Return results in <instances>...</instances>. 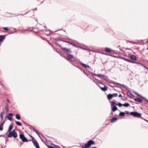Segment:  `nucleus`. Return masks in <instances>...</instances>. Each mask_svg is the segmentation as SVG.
Returning <instances> with one entry per match:
<instances>
[{
	"label": "nucleus",
	"mask_w": 148,
	"mask_h": 148,
	"mask_svg": "<svg viewBox=\"0 0 148 148\" xmlns=\"http://www.w3.org/2000/svg\"><path fill=\"white\" fill-rule=\"evenodd\" d=\"M116 101L114 100V101H112L111 102V110L112 112H115L118 110L117 107L116 106L117 104L115 103Z\"/></svg>",
	"instance_id": "1"
},
{
	"label": "nucleus",
	"mask_w": 148,
	"mask_h": 148,
	"mask_svg": "<svg viewBox=\"0 0 148 148\" xmlns=\"http://www.w3.org/2000/svg\"><path fill=\"white\" fill-rule=\"evenodd\" d=\"M6 135H7V137L8 138H11L13 137L14 139L17 137L18 135H16L15 134L12 133L11 131L7 132L5 134Z\"/></svg>",
	"instance_id": "2"
},
{
	"label": "nucleus",
	"mask_w": 148,
	"mask_h": 148,
	"mask_svg": "<svg viewBox=\"0 0 148 148\" xmlns=\"http://www.w3.org/2000/svg\"><path fill=\"white\" fill-rule=\"evenodd\" d=\"M130 114L132 116L134 117H136L139 118L143 119L141 117V114L140 113H138L137 112H130Z\"/></svg>",
	"instance_id": "3"
},
{
	"label": "nucleus",
	"mask_w": 148,
	"mask_h": 148,
	"mask_svg": "<svg viewBox=\"0 0 148 148\" xmlns=\"http://www.w3.org/2000/svg\"><path fill=\"white\" fill-rule=\"evenodd\" d=\"M19 138L23 142H28V140L27 138L25 136L23 133L19 134Z\"/></svg>",
	"instance_id": "4"
},
{
	"label": "nucleus",
	"mask_w": 148,
	"mask_h": 148,
	"mask_svg": "<svg viewBox=\"0 0 148 148\" xmlns=\"http://www.w3.org/2000/svg\"><path fill=\"white\" fill-rule=\"evenodd\" d=\"M110 83L114 84H117L121 86H122L124 88H125L127 90H129L130 89V88L128 86H126L124 84H121L119 83L112 81H110Z\"/></svg>",
	"instance_id": "5"
},
{
	"label": "nucleus",
	"mask_w": 148,
	"mask_h": 148,
	"mask_svg": "<svg viewBox=\"0 0 148 148\" xmlns=\"http://www.w3.org/2000/svg\"><path fill=\"white\" fill-rule=\"evenodd\" d=\"M58 40L61 41H62L63 42H64L67 43L71 45L72 46H73L75 47H76V48H77V47H78L77 45H76L74 44L73 43L71 42H69L68 41H67L66 40H62V39H59Z\"/></svg>",
	"instance_id": "6"
},
{
	"label": "nucleus",
	"mask_w": 148,
	"mask_h": 148,
	"mask_svg": "<svg viewBox=\"0 0 148 148\" xmlns=\"http://www.w3.org/2000/svg\"><path fill=\"white\" fill-rule=\"evenodd\" d=\"M104 50L106 52L109 53H112V54L114 53V51L110 48L106 47L104 49Z\"/></svg>",
	"instance_id": "7"
},
{
	"label": "nucleus",
	"mask_w": 148,
	"mask_h": 148,
	"mask_svg": "<svg viewBox=\"0 0 148 148\" xmlns=\"http://www.w3.org/2000/svg\"><path fill=\"white\" fill-rule=\"evenodd\" d=\"M13 116V114L12 113H10L6 116L5 118H7L9 121H12Z\"/></svg>",
	"instance_id": "8"
},
{
	"label": "nucleus",
	"mask_w": 148,
	"mask_h": 148,
	"mask_svg": "<svg viewBox=\"0 0 148 148\" xmlns=\"http://www.w3.org/2000/svg\"><path fill=\"white\" fill-rule=\"evenodd\" d=\"M32 142L34 146L36 148H40L38 142L35 139H34V140H32Z\"/></svg>",
	"instance_id": "9"
},
{
	"label": "nucleus",
	"mask_w": 148,
	"mask_h": 148,
	"mask_svg": "<svg viewBox=\"0 0 148 148\" xmlns=\"http://www.w3.org/2000/svg\"><path fill=\"white\" fill-rule=\"evenodd\" d=\"M62 50H63L65 52L68 53H72V51L70 49H68L66 47H64L62 49Z\"/></svg>",
	"instance_id": "10"
},
{
	"label": "nucleus",
	"mask_w": 148,
	"mask_h": 148,
	"mask_svg": "<svg viewBox=\"0 0 148 148\" xmlns=\"http://www.w3.org/2000/svg\"><path fill=\"white\" fill-rule=\"evenodd\" d=\"M80 65L82 66L84 68L86 69L88 68H89L90 69H91V68L90 67V66L89 65L85 64L82 62H80Z\"/></svg>",
	"instance_id": "11"
},
{
	"label": "nucleus",
	"mask_w": 148,
	"mask_h": 148,
	"mask_svg": "<svg viewBox=\"0 0 148 148\" xmlns=\"http://www.w3.org/2000/svg\"><path fill=\"white\" fill-rule=\"evenodd\" d=\"M6 35H0V43L3 42L5 38Z\"/></svg>",
	"instance_id": "12"
},
{
	"label": "nucleus",
	"mask_w": 148,
	"mask_h": 148,
	"mask_svg": "<svg viewBox=\"0 0 148 148\" xmlns=\"http://www.w3.org/2000/svg\"><path fill=\"white\" fill-rule=\"evenodd\" d=\"M66 54H67V58H67V59H66V60H68V59L71 60L73 58V57L71 54L69 53H67Z\"/></svg>",
	"instance_id": "13"
},
{
	"label": "nucleus",
	"mask_w": 148,
	"mask_h": 148,
	"mask_svg": "<svg viewBox=\"0 0 148 148\" xmlns=\"http://www.w3.org/2000/svg\"><path fill=\"white\" fill-rule=\"evenodd\" d=\"M104 87H101L100 85H99V87L100 89L103 91H105L108 90V87L106 85H104Z\"/></svg>",
	"instance_id": "14"
},
{
	"label": "nucleus",
	"mask_w": 148,
	"mask_h": 148,
	"mask_svg": "<svg viewBox=\"0 0 148 148\" xmlns=\"http://www.w3.org/2000/svg\"><path fill=\"white\" fill-rule=\"evenodd\" d=\"M127 95L129 96L131 98L133 99L134 98V96L130 92V91L128 90L127 92Z\"/></svg>",
	"instance_id": "15"
},
{
	"label": "nucleus",
	"mask_w": 148,
	"mask_h": 148,
	"mask_svg": "<svg viewBox=\"0 0 148 148\" xmlns=\"http://www.w3.org/2000/svg\"><path fill=\"white\" fill-rule=\"evenodd\" d=\"M87 142L88 143L90 147L92 145H95V142L92 140H88L87 141Z\"/></svg>",
	"instance_id": "16"
},
{
	"label": "nucleus",
	"mask_w": 148,
	"mask_h": 148,
	"mask_svg": "<svg viewBox=\"0 0 148 148\" xmlns=\"http://www.w3.org/2000/svg\"><path fill=\"white\" fill-rule=\"evenodd\" d=\"M134 100L136 102L140 103H142L143 100L141 98L138 97H136L134 99Z\"/></svg>",
	"instance_id": "17"
},
{
	"label": "nucleus",
	"mask_w": 148,
	"mask_h": 148,
	"mask_svg": "<svg viewBox=\"0 0 148 148\" xmlns=\"http://www.w3.org/2000/svg\"><path fill=\"white\" fill-rule=\"evenodd\" d=\"M90 147L88 142L85 143L84 145H82L81 147L82 148H90Z\"/></svg>",
	"instance_id": "18"
},
{
	"label": "nucleus",
	"mask_w": 148,
	"mask_h": 148,
	"mask_svg": "<svg viewBox=\"0 0 148 148\" xmlns=\"http://www.w3.org/2000/svg\"><path fill=\"white\" fill-rule=\"evenodd\" d=\"M98 75L99 76V77L101 79H102L103 77L108 78V77L107 76L101 74H98Z\"/></svg>",
	"instance_id": "19"
},
{
	"label": "nucleus",
	"mask_w": 148,
	"mask_h": 148,
	"mask_svg": "<svg viewBox=\"0 0 148 148\" xmlns=\"http://www.w3.org/2000/svg\"><path fill=\"white\" fill-rule=\"evenodd\" d=\"M131 59L134 61H135L136 60L137 58L136 56L134 55H132L130 56Z\"/></svg>",
	"instance_id": "20"
},
{
	"label": "nucleus",
	"mask_w": 148,
	"mask_h": 148,
	"mask_svg": "<svg viewBox=\"0 0 148 148\" xmlns=\"http://www.w3.org/2000/svg\"><path fill=\"white\" fill-rule=\"evenodd\" d=\"M117 119V118L114 117L111 119L110 121V122L111 123H114L116 121Z\"/></svg>",
	"instance_id": "21"
},
{
	"label": "nucleus",
	"mask_w": 148,
	"mask_h": 148,
	"mask_svg": "<svg viewBox=\"0 0 148 148\" xmlns=\"http://www.w3.org/2000/svg\"><path fill=\"white\" fill-rule=\"evenodd\" d=\"M13 128V125L12 124H11L8 128V131L7 132H9L11 131L12 130V128Z\"/></svg>",
	"instance_id": "22"
},
{
	"label": "nucleus",
	"mask_w": 148,
	"mask_h": 148,
	"mask_svg": "<svg viewBox=\"0 0 148 148\" xmlns=\"http://www.w3.org/2000/svg\"><path fill=\"white\" fill-rule=\"evenodd\" d=\"M15 117L17 120H20L21 119L20 115L19 114H16Z\"/></svg>",
	"instance_id": "23"
},
{
	"label": "nucleus",
	"mask_w": 148,
	"mask_h": 148,
	"mask_svg": "<svg viewBox=\"0 0 148 148\" xmlns=\"http://www.w3.org/2000/svg\"><path fill=\"white\" fill-rule=\"evenodd\" d=\"M107 97L108 99L109 100H110V99H111L113 97H112V94H108L107 95Z\"/></svg>",
	"instance_id": "24"
},
{
	"label": "nucleus",
	"mask_w": 148,
	"mask_h": 148,
	"mask_svg": "<svg viewBox=\"0 0 148 148\" xmlns=\"http://www.w3.org/2000/svg\"><path fill=\"white\" fill-rule=\"evenodd\" d=\"M119 58L120 59H122L123 60H125L127 61L128 62H129L130 59H127L125 58L122 57H119Z\"/></svg>",
	"instance_id": "25"
},
{
	"label": "nucleus",
	"mask_w": 148,
	"mask_h": 148,
	"mask_svg": "<svg viewBox=\"0 0 148 148\" xmlns=\"http://www.w3.org/2000/svg\"><path fill=\"white\" fill-rule=\"evenodd\" d=\"M119 115V116H125V113L123 112H120Z\"/></svg>",
	"instance_id": "26"
},
{
	"label": "nucleus",
	"mask_w": 148,
	"mask_h": 148,
	"mask_svg": "<svg viewBox=\"0 0 148 148\" xmlns=\"http://www.w3.org/2000/svg\"><path fill=\"white\" fill-rule=\"evenodd\" d=\"M15 122L16 124L18 126H21L22 125L21 123L19 121H16Z\"/></svg>",
	"instance_id": "27"
},
{
	"label": "nucleus",
	"mask_w": 148,
	"mask_h": 148,
	"mask_svg": "<svg viewBox=\"0 0 148 148\" xmlns=\"http://www.w3.org/2000/svg\"><path fill=\"white\" fill-rule=\"evenodd\" d=\"M33 131L35 132L38 135H39L40 134V133L38 131H37L36 130L34 129V128H33Z\"/></svg>",
	"instance_id": "28"
},
{
	"label": "nucleus",
	"mask_w": 148,
	"mask_h": 148,
	"mask_svg": "<svg viewBox=\"0 0 148 148\" xmlns=\"http://www.w3.org/2000/svg\"><path fill=\"white\" fill-rule=\"evenodd\" d=\"M130 106V105L128 103H125L124 104H123V106L125 107H128V106Z\"/></svg>",
	"instance_id": "29"
},
{
	"label": "nucleus",
	"mask_w": 148,
	"mask_h": 148,
	"mask_svg": "<svg viewBox=\"0 0 148 148\" xmlns=\"http://www.w3.org/2000/svg\"><path fill=\"white\" fill-rule=\"evenodd\" d=\"M4 112H2L0 114V116L1 118V120H3V115H4Z\"/></svg>",
	"instance_id": "30"
},
{
	"label": "nucleus",
	"mask_w": 148,
	"mask_h": 148,
	"mask_svg": "<svg viewBox=\"0 0 148 148\" xmlns=\"http://www.w3.org/2000/svg\"><path fill=\"white\" fill-rule=\"evenodd\" d=\"M117 105H118L119 107L123 106V104H122L120 102H118V103Z\"/></svg>",
	"instance_id": "31"
},
{
	"label": "nucleus",
	"mask_w": 148,
	"mask_h": 148,
	"mask_svg": "<svg viewBox=\"0 0 148 148\" xmlns=\"http://www.w3.org/2000/svg\"><path fill=\"white\" fill-rule=\"evenodd\" d=\"M136 95H137V96L138 97H139L141 98H144V97H143L141 95L138 94L137 92H134Z\"/></svg>",
	"instance_id": "32"
},
{
	"label": "nucleus",
	"mask_w": 148,
	"mask_h": 148,
	"mask_svg": "<svg viewBox=\"0 0 148 148\" xmlns=\"http://www.w3.org/2000/svg\"><path fill=\"white\" fill-rule=\"evenodd\" d=\"M112 97H116L117 96L118 94L117 93H114L112 94Z\"/></svg>",
	"instance_id": "33"
},
{
	"label": "nucleus",
	"mask_w": 148,
	"mask_h": 148,
	"mask_svg": "<svg viewBox=\"0 0 148 148\" xmlns=\"http://www.w3.org/2000/svg\"><path fill=\"white\" fill-rule=\"evenodd\" d=\"M45 144L47 145V147H48V148H55V147H54L52 146L49 145L45 143Z\"/></svg>",
	"instance_id": "34"
},
{
	"label": "nucleus",
	"mask_w": 148,
	"mask_h": 148,
	"mask_svg": "<svg viewBox=\"0 0 148 148\" xmlns=\"http://www.w3.org/2000/svg\"><path fill=\"white\" fill-rule=\"evenodd\" d=\"M61 56L65 58L66 59H67V58L65 57L63 54H62V53H60V52H59V53H58Z\"/></svg>",
	"instance_id": "35"
},
{
	"label": "nucleus",
	"mask_w": 148,
	"mask_h": 148,
	"mask_svg": "<svg viewBox=\"0 0 148 148\" xmlns=\"http://www.w3.org/2000/svg\"><path fill=\"white\" fill-rule=\"evenodd\" d=\"M91 73L92 74V76H97L98 77H99V76L98 75V74H96L95 73Z\"/></svg>",
	"instance_id": "36"
},
{
	"label": "nucleus",
	"mask_w": 148,
	"mask_h": 148,
	"mask_svg": "<svg viewBox=\"0 0 148 148\" xmlns=\"http://www.w3.org/2000/svg\"><path fill=\"white\" fill-rule=\"evenodd\" d=\"M132 63H136V64H137V65H142V64L141 63H140L139 62H134V61H133V62H132Z\"/></svg>",
	"instance_id": "37"
},
{
	"label": "nucleus",
	"mask_w": 148,
	"mask_h": 148,
	"mask_svg": "<svg viewBox=\"0 0 148 148\" xmlns=\"http://www.w3.org/2000/svg\"><path fill=\"white\" fill-rule=\"evenodd\" d=\"M78 47H77V48H79L80 49H83V50H87V49H86V48H83V47H81V46H78Z\"/></svg>",
	"instance_id": "38"
},
{
	"label": "nucleus",
	"mask_w": 148,
	"mask_h": 148,
	"mask_svg": "<svg viewBox=\"0 0 148 148\" xmlns=\"http://www.w3.org/2000/svg\"><path fill=\"white\" fill-rule=\"evenodd\" d=\"M2 29L6 31H7L10 29H8L7 27H3L2 28Z\"/></svg>",
	"instance_id": "39"
},
{
	"label": "nucleus",
	"mask_w": 148,
	"mask_h": 148,
	"mask_svg": "<svg viewBox=\"0 0 148 148\" xmlns=\"http://www.w3.org/2000/svg\"><path fill=\"white\" fill-rule=\"evenodd\" d=\"M91 80H92L93 82H95V80H98L97 79L94 77H92V78Z\"/></svg>",
	"instance_id": "40"
},
{
	"label": "nucleus",
	"mask_w": 148,
	"mask_h": 148,
	"mask_svg": "<svg viewBox=\"0 0 148 148\" xmlns=\"http://www.w3.org/2000/svg\"><path fill=\"white\" fill-rule=\"evenodd\" d=\"M102 79H103V80H106L108 82H110V81H111V80H110L109 79H107V78H106V77H103Z\"/></svg>",
	"instance_id": "41"
},
{
	"label": "nucleus",
	"mask_w": 148,
	"mask_h": 148,
	"mask_svg": "<svg viewBox=\"0 0 148 148\" xmlns=\"http://www.w3.org/2000/svg\"><path fill=\"white\" fill-rule=\"evenodd\" d=\"M5 109L7 112L9 111V107H8V104H7L6 105V106L5 107Z\"/></svg>",
	"instance_id": "42"
},
{
	"label": "nucleus",
	"mask_w": 148,
	"mask_h": 148,
	"mask_svg": "<svg viewBox=\"0 0 148 148\" xmlns=\"http://www.w3.org/2000/svg\"><path fill=\"white\" fill-rule=\"evenodd\" d=\"M71 64H72L73 65H74V63L73 62V61L72 60H68Z\"/></svg>",
	"instance_id": "43"
},
{
	"label": "nucleus",
	"mask_w": 148,
	"mask_h": 148,
	"mask_svg": "<svg viewBox=\"0 0 148 148\" xmlns=\"http://www.w3.org/2000/svg\"><path fill=\"white\" fill-rule=\"evenodd\" d=\"M11 132L12 133H13L15 134H16V135H18L16 132L15 131V129H14L13 130H12V131H11Z\"/></svg>",
	"instance_id": "44"
},
{
	"label": "nucleus",
	"mask_w": 148,
	"mask_h": 148,
	"mask_svg": "<svg viewBox=\"0 0 148 148\" xmlns=\"http://www.w3.org/2000/svg\"><path fill=\"white\" fill-rule=\"evenodd\" d=\"M3 129V126L2 125H0V131H2Z\"/></svg>",
	"instance_id": "45"
},
{
	"label": "nucleus",
	"mask_w": 148,
	"mask_h": 148,
	"mask_svg": "<svg viewBox=\"0 0 148 148\" xmlns=\"http://www.w3.org/2000/svg\"><path fill=\"white\" fill-rule=\"evenodd\" d=\"M98 81L95 80V82H95L96 84H97L98 86H99V85H100L99 84H98Z\"/></svg>",
	"instance_id": "46"
},
{
	"label": "nucleus",
	"mask_w": 148,
	"mask_h": 148,
	"mask_svg": "<svg viewBox=\"0 0 148 148\" xmlns=\"http://www.w3.org/2000/svg\"><path fill=\"white\" fill-rule=\"evenodd\" d=\"M53 48V50H54V51H56V52H57V53H59V52L58 51L56 48H53V47H52Z\"/></svg>",
	"instance_id": "47"
},
{
	"label": "nucleus",
	"mask_w": 148,
	"mask_h": 148,
	"mask_svg": "<svg viewBox=\"0 0 148 148\" xmlns=\"http://www.w3.org/2000/svg\"><path fill=\"white\" fill-rule=\"evenodd\" d=\"M125 114H130V113L129 112H128L127 111H125Z\"/></svg>",
	"instance_id": "48"
},
{
	"label": "nucleus",
	"mask_w": 148,
	"mask_h": 148,
	"mask_svg": "<svg viewBox=\"0 0 148 148\" xmlns=\"http://www.w3.org/2000/svg\"><path fill=\"white\" fill-rule=\"evenodd\" d=\"M45 31V32H47V29H45V30L42 29H39L38 31Z\"/></svg>",
	"instance_id": "49"
},
{
	"label": "nucleus",
	"mask_w": 148,
	"mask_h": 148,
	"mask_svg": "<svg viewBox=\"0 0 148 148\" xmlns=\"http://www.w3.org/2000/svg\"><path fill=\"white\" fill-rule=\"evenodd\" d=\"M140 66H143L144 67V68H145V69H147V70L148 71V68H147V67H146V66H144V65H143V64H142V65H140Z\"/></svg>",
	"instance_id": "50"
},
{
	"label": "nucleus",
	"mask_w": 148,
	"mask_h": 148,
	"mask_svg": "<svg viewBox=\"0 0 148 148\" xmlns=\"http://www.w3.org/2000/svg\"><path fill=\"white\" fill-rule=\"evenodd\" d=\"M29 136L32 138V140H34V137L33 136H31V135H30V134H29Z\"/></svg>",
	"instance_id": "51"
},
{
	"label": "nucleus",
	"mask_w": 148,
	"mask_h": 148,
	"mask_svg": "<svg viewBox=\"0 0 148 148\" xmlns=\"http://www.w3.org/2000/svg\"><path fill=\"white\" fill-rule=\"evenodd\" d=\"M58 47H60V48L61 49H62V48H64V47H61V46L60 45H59V44H58Z\"/></svg>",
	"instance_id": "52"
},
{
	"label": "nucleus",
	"mask_w": 148,
	"mask_h": 148,
	"mask_svg": "<svg viewBox=\"0 0 148 148\" xmlns=\"http://www.w3.org/2000/svg\"><path fill=\"white\" fill-rule=\"evenodd\" d=\"M142 98L143 99H144L147 102V103L148 102V100L145 97H144V98Z\"/></svg>",
	"instance_id": "53"
},
{
	"label": "nucleus",
	"mask_w": 148,
	"mask_h": 148,
	"mask_svg": "<svg viewBox=\"0 0 148 148\" xmlns=\"http://www.w3.org/2000/svg\"><path fill=\"white\" fill-rule=\"evenodd\" d=\"M101 53L103 54H104L106 56L108 55V54L107 53Z\"/></svg>",
	"instance_id": "54"
},
{
	"label": "nucleus",
	"mask_w": 148,
	"mask_h": 148,
	"mask_svg": "<svg viewBox=\"0 0 148 148\" xmlns=\"http://www.w3.org/2000/svg\"><path fill=\"white\" fill-rule=\"evenodd\" d=\"M73 66H74L76 67H77V68H78L79 69H80L81 70H82V69H81L80 68H79V67L77 66H76V65H75V64H74V65H73Z\"/></svg>",
	"instance_id": "55"
},
{
	"label": "nucleus",
	"mask_w": 148,
	"mask_h": 148,
	"mask_svg": "<svg viewBox=\"0 0 148 148\" xmlns=\"http://www.w3.org/2000/svg\"><path fill=\"white\" fill-rule=\"evenodd\" d=\"M55 146L56 147H55V148H61L59 146L56 145H55Z\"/></svg>",
	"instance_id": "56"
},
{
	"label": "nucleus",
	"mask_w": 148,
	"mask_h": 148,
	"mask_svg": "<svg viewBox=\"0 0 148 148\" xmlns=\"http://www.w3.org/2000/svg\"><path fill=\"white\" fill-rule=\"evenodd\" d=\"M5 121H4L1 123V125H3H3H4V123H5Z\"/></svg>",
	"instance_id": "57"
},
{
	"label": "nucleus",
	"mask_w": 148,
	"mask_h": 148,
	"mask_svg": "<svg viewBox=\"0 0 148 148\" xmlns=\"http://www.w3.org/2000/svg\"><path fill=\"white\" fill-rule=\"evenodd\" d=\"M82 71H83V72L84 73V74L85 75H86V74H87V73L85 72V70H82Z\"/></svg>",
	"instance_id": "58"
},
{
	"label": "nucleus",
	"mask_w": 148,
	"mask_h": 148,
	"mask_svg": "<svg viewBox=\"0 0 148 148\" xmlns=\"http://www.w3.org/2000/svg\"><path fill=\"white\" fill-rule=\"evenodd\" d=\"M119 97H123V96L121 94H120L119 95Z\"/></svg>",
	"instance_id": "59"
},
{
	"label": "nucleus",
	"mask_w": 148,
	"mask_h": 148,
	"mask_svg": "<svg viewBox=\"0 0 148 148\" xmlns=\"http://www.w3.org/2000/svg\"><path fill=\"white\" fill-rule=\"evenodd\" d=\"M48 42L49 44V45L51 46V47H53L52 45H51V44L49 42V41Z\"/></svg>",
	"instance_id": "60"
},
{
	"label": "nucleus",
	"mask_w": 148,
	"mask_h": 148,
	"mask_svg": "<svg viewBox=\"0 0 148 148\" xmlns=\"http://www.w3.org/2000/svg\"><path fill=\"white\" fill-rule=\"evenodd\" d=\"M129 62L132 63V62H133V61L132 60H130Z\"/></svg>",
	"instance_id": "61"
},
{
	"label": "nucleus",
	"mask_w": 148,
	"mask_h": 148,
	"mask_svg": "<svg viewBox=\"0 0 148 148\" xmlns=\"http://www.w3.org/2000/svg\"><path fill=\"white\" fill-rule=\"evenodd\" d=\"M127 99V97H126V98H125V99H123V98H121V99H122V100H123V101H125V100L126 99Z\"/></svg>",
	"instance_id": "62"
},
{
	"label": "nucleus",
	"mask_w": 148,
	"mask_h": 148,
	"mask_svg": "<svg viewBox=\"0 0 148 148\" xmlns=\"http://www.w3.org/2000/svg\"><path fill=\"white\" fill-rule=\"evenodd\" d=\"M0 85H1V86L3 87H4V85H3V84H1H1H0Z\"/></svg>",
	"instance_id": "63"
},
{
	"label": "nucleus",
	"mask_w": 148,
	"mask_h": 148,
	"mask_svg": "<svg viewBox=\"0 0 148 148\" xmlns=\"http://www.w3.org/2000/svg\"><path fill=\"white\" fill-rule=\"evenodd\" d=\"M7 101L8 103H9L10 102V100L8 99H7Z\"/></svg>",
	"instance_id": "64"
}]
</instances>
